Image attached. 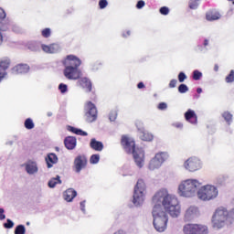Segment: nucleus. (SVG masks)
<instances>
[{"label": "nucleus", "instance_id": "obj_1", "mask_svg": "<svg viewBox=\"0 0 234 234\" xmlns=\"http://www.w3.org/2000/svg\"><path fill=\"white\" fill-rule=\"evenodd\" d=\"M154 206H160L173 218L180 217V203L176 196L170 195L166 189L159 190L153 197Z\"/></svg>", "mask_w": 234, "mask_h": 234}, {"label": "nucleus", "instance_id": "obj_2", "mask_svg": "<svg viewBox=\"0 0 234 234\" xmlns=\"http://www.w3.org/2000/svg\"><path fill=\"white\" fill-rule=\"evenodd\" d=\"M122 144L123 145L126 153L133 154V160L137 167H144V164L145 162V153L144 152V149L136 148L134 141L127 136H122Z\"/></svg>", "mask_w": 234, "mask_h": 234}, {"label": "nucleus", "instance_id": "obj_3", "mask_svg": "<svg viewBox=\"0 0 234 234\" xmlns=\"http://www.w3.org/2000/svg\"><path fill=\"white\" fill-rule=\"evenodd\" d=\"M152 217L154 229L159 233H164L167 229V222H169L167 212L160 205H155L152 210Z\"/></svg>", "mask_w": 234, "mask_h": 234}, {"label": "nucleus", "instance_id": "obj_4", "mask_svg": "<svg viewBox=\"0 0 234 234\" xmlns=\"http://www.w3.org/2000/svg\"><path fill=\"white\" fill-rule=\"evenodd\" d=\"M200 187V182L196 179H186L180 183L178 186V195L179 197H184L185 198H193L198 195V188Z\"/></svg>", "mask_w": 234, "mask_h": 234}, {"label": "nucleus", "instance_id": "obj_5", "mask_svg": "<svg viewBox=\"0 0 234 234\" xmlns=\"http://www.w3.org/2000/svg\"><path fill=\"white\" fill-rule=\"evenodd\" d=\"M226 222H229V211L224 207H219L212 216V226L216 229H221L226 226Z\"/></svg>", "mask_w": 234, "mask_h": 234}, {"label": "nucleus", "instance_id": "obj_6", "mask_svg": "<svg viewBox=\"0 0 234 234\" xmlns=\"http://www.w3.org/2000/svg\"><path fill=\"white\" fill-rule=\"evenodd\" d=\"M217 197H218V189L212 185L204 186L197 191V198L204 202L215 200Z\"/></svg>", "mask_w": 234, "mask_h": 234}, {"label": "nucleus", "instance_id": "obj_7", "mask_svg": "<svg viewBox=\"0 0 234 234\" xmlns=\"http://www.w3.org/2000/svg\"><path fill=\"white\" fill-rule=\"evenodd\" d=\"M145 198V183L139 179L134 186L133 202L136 207L144 204Z\"/></svg>", "mask_w": 234, "mask_h": 234}, {"label": "nucleus", "instance_id": "obj_8", "mask_svg": "<svg viewBox=\"0 0 234 234\" xmlns=\"http://www.w3.org/2000/svg\"><path fill=\"white\" fill-rule=\"evenodd\" d=\"M167 158H169V154H167V152H160L156 154L155 156L150 161L148 169H150V171L160 169V167H162V164H164Z\"/></svg>", "mask_w": 234, "mask_h": 234}, {"label": "nucleus", "instance_id": "obj_9", "mask_svg": "<svg viewBox=\"0 0 234 234\" xmlns=\"http://www.w3.org/2000/svg\"><path fill=\"white\" fill-rule=\"evenodd\" d=\"M85 118L88 123H92V122H96L98 118V110L96 109V105L91 101H89L85 106Z\"/></svg>", "mask_w": 234, "mask_h": 234}, {"label": "nucleus", "instance_id": "obj_10", "mask_svg": "<svg viewBox=\"0 0 234 234\" xmlns=\"http://www.w3.org/2000/svg\"><path fill=\"white\" fill-rule=\"evenodd\" d=\"M184 165L186 171L195 173V171H198V169L202 168V162H200V159L197 157H190L185 162Z\"/></svg>", "mask_w": 234, "mask_h": 234}, {"label": "nucleus", "instance_id": "obj_11", "mask_svg": "<svg viewBox=\"0 0 234 234\" xmlns=\"http://www.w3.org/2000/svg\"><path fill=\"white\" fill-rule=\"evenodd\" d=\"M63 74L67 80H80L81 78V70L79 68L74 67H65Z\"/></svg>", "mask_w": 234, "mask_h": 234}, {"label": "nucleus", "instance_id": "obj_12", "mask_svg": "<svg viewBox=\"0 0 234 234\" xmlns=\"http://www.w3.org/2000/svg\"><path fill=\"white\" fill-rule=\"evenodd\" d=\"M200 215V211L197 207L190 206L188 207L184 213V220L185 222H191L195 220V218H198Z\"/></svg>", "mask_w": 234, "mask_h": 234}, {"label": "nucleus", "instance_id": "obj_13", "mask_svg": "<svg viewBox=\"0 0 234 234\" xmlns=\"http://www.w3.org/2000/svg\"><path fill=\"white\" fill-rule=\"evenodd\" d=\"M64 67H73L79 69L81 65V60L74 55H68L64 60H62Z\"/></svg>", "mask_w": 234, "mask_h": 234}, {"label": "nucleus", "instance_id": "obj_14", "mask_svg": "<svg viewBox=\"0 0 234 234\" xmlns=\"http://www.w3.org/2000/svg\"><path fill=\"white\" fill-rule=\"evenodd\" d=\"M87 166V156L84 154L78 155L74 160V169L77 173H81L82 169Z\"/></svg>", "mask_w": 234, "mask_h": 234}, {"label": "nucleus", "instance_id": "obj_15", "mask_svg": "<svg viewBox=\"0 0 234 234\" xmlns=\"http://www.w3.org/2000/svg\"><path fill=\"white\" fill-rule=\"evenodd\" d=\"M25 167L27 175H36L37 174V171H39V168L37 167V163L36 161H27L25 164Z\"/></svg>", "mask_w": 234, "mask_h": 234}, {"label": "nucleus", "instance_id": "obj_16", "mask_svg": "<svg viewBox=\"0 0 234 234\" xmlns=\"http://www.w3.org/2000/svg\"><path fill=\"white\" fill-rule=\"evenodd\" d=\"M78 141L74 136H68L64 139L65 147L68 148L69 151H72L76 149V144Z\"/></svg>", "mask_w": 234, "mask_h": 234}, {"label": "nucleus", "instance_id": "obj_17", "mask_svg": "<svg viewBox=\"0 0 234 234\" xmlns=\"http://www.w3.org/2000/svg\"><path fill=\"white\" fill-rule=\"evenodd\" d=\"M10 67V59L9 58H4L0 60V81L6 76V69Z\"/></svg>", "mask_w": 234, "mask_h": 234}, {"label": "nucleus", "instance_id": "obj_18", "mask_svg": "<svg viewBox=\"0 0 234 234\" xmlns=\"http://www.w3.org/2000/svg\"><path fill=\"white\" fill-rule=\"evenodd\" d=\"M30 70V67L27 64H20L13 69V74H27Z\"/></svg>", "mask_w": 234, "mask_h": 234}, {"label": "nucleus", "instance_id": "obj_19", "mask_svg": "<svg viewBox=\"0 0 234 234\" xmlns=\"http://www.w3.org/2000/svg\"><path fill=\"white\" fill-rule=\"evenodd\" d=\"M77 196L78 192H76V190H74L73 188H69L64 192V199L67 202H72V200H74Z\"/></svg>", "mask_w": 234, "mask_h": 234}, {"label": "nucleus", "instance_id": "obj_20", "mask_svg": "<svg viewBox=\"0 0 234 234\" xmlns=\"http://www.w3.org/2000/svg\"><path fill=\"white\" fill-rule=\"evenodd\" d=\"M79 85L82 87V89H86L87 92H90L92 90V83L89 79L87 78H82L78 81Z\"/></svg>", "mask_w": 234, "mask_h": 234}, {"label": "nucleus", "instance_id": "obj_21", "mask_svg": "<svg viewBox=\"0 0 234 234\" xmlns=\"http://www.w3.org/2000/svg\"><path fill=\"white\" fill-rule=\"evenodd\" d=\"M136 126L138 131H140L141 134H140V138L141 140H143L144 142H151V140H153V134L149 133H145V131L144 130V127H138V122H136Z\"/></svg>", "mask_w": 234, "mask_h": 234}, {"label": "nucleus", "instance_id": "obj_22", "mask_svg": "<svg viewBox=\"0 0 234 234\" xmlns=\"http://www.w3.org/2000/svg\"><path fill=\"white\" fill-rule=\"evenodd\" d=\"M185 118L186 122H189V123L195 124L197 122V113H195V111L193 110H187V112L185 113Z\"/></svg>", "mask_w": 234, "mask_h": 234}, {"label": "nucleus", "instance_id": "obj_23", "mask_svg": "<svg viewBox=\"0 0 234 234\" xmlns=\"http://www.w3.org/2000/svg\"><path fill=\"white\" fill-rule=\"evenodd\" d=\"M184 234H197V224H186L183 227Z\"/></svg>", "mask_w": 234, "mask_h": 234}, {"label": "nucleus", "instance_id": "obj_24", "mask_svg": "<svg viewBox=\"0 0 234 234\" xmlns=\"http://www.w3.org/2000/svg\"><path fill=\"white\" fill-rule=\"evenodd\" d=\"M90 146L94 151L101 152L103 151V143L100 141H96V139H91L90 143Z\"/></svg>", "mask_w": 234, "mask_h": 234}, {"label": "nucleus", "instance_id": "obj_25", "mask_svg": "<svg viewBox=\"0 0 234 234\" xmlns=\"http://www.w3.org/2000/svg\"><path fill=\"white\" fill-rule=\"evenodd\" d=\"M46 162L48 168L50 169L52 167V164H58V155L56 154H49L46 157Z\"/></svg>", "mask_w": 234, "mask_h": 234}, {"label": "nucleus", "instance_id": "obj_26", "mask_svg": "<svg viewBox=\"0 0 234 234\" xmlns=\"http://www.w3.org/2000/svg\"><path fill=\"white\" fill-rule=\"evenodd\" d=\"M209 230L207 229V226L196 224V234H208Z\"/></svg>", "mask_w": 234, "mask_h": 234}, {"label": "nucleus", "instance_id": "obj_27", "mask_svg": "<svg viewBox=\"0 0 234 234\" xmlns=\"http://www.w3.org/2000/svg\"><path fill=\"white\" fill-rule=\"evenodd\" d=\"M206 17L207 21H217L220 17V14L218 12H208Z\"/></svg>", "mask_w": 234, "mask_h": 234}, {"label": "nucleus", "instance_id": "obj_28", "mask_svg": "<svg viewBox=\"0 0 234 234\" xmlns=\"http://www.w3.org/2000/svg\"><path fill=\"white\" fill-rule=\"evenodd\" d=\"M41 45L40 42H32L28 45V49L32 52H39L41 50Z\"/></svg>", "mask_w": 234, "mask_h": 234}, {"label": "nucleus", "instance_id": "obj_29", "mask_svg": "<svg viewBox=\"0 0 234 234\" xmlns=\"http://www.w3.org/2000/svg\"><path fill=\"white\" fill-rule=\"evenodd\" d=\"M69 131H70V133H74V134H78L79 136H89V133H87V132H84L81 129L74 128L72 126H69Z\"/></svg>", "mask_w": 234, "mask_h": 234}, {"label": "nucleus", "instance_id": "obj_30", "mask_svg": "<svg viewBox=\"0 0 234 234\" xmlns=\"http://www.w3.org/2000/svg\"><path fill=\"white\" fill-rule=\"evenodd\" d=\"M58 184H61V177L59 176H57V177L52 178L48 181V187L54 188Z\"/></svg>", "mask_w": 234, "mask_h": 234}, {"label": "nucleus", "instance_id": "obj_31", "mask_svg": "<svg viewBox=\"0 0 234 234\" xmlns=\"http://www.w3.org/2000/svg\"><path fill=\"white\" fill-rule=\"evenodd\" d=\"M222 118H224L228 125H231V122H233V114H231L229 112H224L222 113Z\"/></svg>", "mask_w": 234, "mask_h": 234}, {"label": "nucleus", "instance_id": "obj_32", "mask_svg": "<svg viewBox=\"0 0 234 234\" xmlns=\"http://www.w3.org/2000/svg\"><path fill=\"white\" fill-rule=\"evenodd\" d=\"M24 125H25L26 129H28V130H32L35 127L34 121H32V119H30V118H27L25 121Z\"/></svg>", "mask_w": 234, "mask_h": 234}, {"label": "nucleus", "instance_id": "obj_33", "mask_svg": "<svg viewBox=\"0 0 234 234\" xmlns=\"http://www.w3.org/2000/svg\"><path fill=\"white\" fill-rule=\"evenodd\" d=\"M49 48H50V54H56L59 52V50H61V48L58 44L49 45Z\"/></svg>", "mask_w": 234, "mask_h": 234}, {"label": "nucleus", "instance_id": "obj_34", "mask_svg": "<svg viewBox=\"0 0 234 234\" xmlns=\"http://www.w3.org/2000/svg\"><path fill=\"white\" fill-rule=\"evenodd\" d=\"M27 231V229L24 227V225H18L15 229V234H25Z\"/></svg>", "mask_w": 234, "mask_h": 234}, {"label": "nucleus", "instance_id": "obj_35", "mask_svg": "<svg viewBox=\"0 0 234 234\" xmlns=\"http://www.w3.org/2000/svg\"><path fill=\"white\" fill-rule=\"evenodd\" d=\"M189 91V88L187 87V85L186 84H180L178 86V92H180V94H186V92Z\"/></svg>", "mask_w": 234, "mask_h": 234}, {"label": "nucleus", "instance_id": "obj_36", "mask_svg": "<svg viewBox=\"0 0 234 234\" xmlns=\"http://www.w3.org/2000/svg\"><path fill=\"white\" fill-rule=\"evenodd\" d=\"M192 78L195 80V81H198V80L202 78V72H200L198 69H195L193 71Z\"/></svg>", "mask_w": 234, "mask_h": 234}, {"label": "nucleus", "instance_id": "obj_37", "mask_svg": "<svg viewBox=\"0 0 234 234\" xmlns=\"http://www.w3.org/2000/svg\"><path fill=\"white\" fill-rule=\"evenodd\" d=\"M198 1H200V0H190L189 1V8L191 10H197V8H198Z\"/></svg>", "mask_w": 234, "mask_h": 234}, {"label": "nucleus", "instance_id": "obj_38", "mask_svg": "<svg viewBox=\"0 0 234 234\" xmlns=\"http://www.w3.org/2000/svg\"><path fill=\"white\" fill-rule=\"evenodd\" d=\"M58 90H60L61 94H66V92H69V86L64 83H60L58 85Z\"/></svg>", "mask_w": 234, "mask_h": 234}, {"label": "nucleus", "instance_id": "obj_39", "mask_svg": "<svg viewBox=\"0 0 234 234\" xmlns=\"http://www.w3.org/2000/svg\"><path fill=\"white\" fill-rule=\"evenodd\" d=\"M226 83H233L234 81V70H230V73L225 79Z\"/></svg>", "mask_w": 234, "mask_h": 234}, {"label": "nucleus", "instance_id": "obj_40", "mask_svg": "<svg viewBox=\"0 0 234 234\" xmlns=\"http://www.w3.org/2000/svg\"><path fill=\"white\" fill-rule=\"evenodd\" d=\"M117 117H118V111L113 110L110 112L109 120L110 122H114Z\"/></svg>", "mask_w": 234, "mask_h": 234}, {"label": "nucleus", "instance_id": "obj_41", "mask_svg": "<svg viewBox=\"0 0 234 234\" xmlns=\"http://www.w3.org/2000/svg\"><path fill=\"white\" fill-rule=\"evenodd\" d=\"M90 164H98V162H100V154H92L90 158Z\"/></svg>", "mask_w": 234, "mask_h": 234}, {"label": "nucleus", "instance_id": "obj_42", "mask_svg": "<svg viewBox=\"0 0 234 234\" xmlns=\"http://www.w3.org/2000/svg\"><path fill=\"white\" fill-rule=\"evenodd\" d=\"M186 80H187V75H186V73L181 71L178 74V81H179V83H184V81H186Z\"/></svg>", "mask_w": 234, "mask_h": 234}, {"label": "nucleus", "instance_id": "obj_43", "mask_svg": "<svg viewBox=\"0 0 234 234\" xmlns=\"http://www.w3.org/2000/svg\"><path fill=\"white\" fill-rule=\"evenodd\" d=\"M4 228H5V229H12V228H14V221L7 219L6 222L4 223Z\"/></svg>", "mask_w": 234, "mask_h": 234}, {"label": "nucleus", "instance_id": "obj_44", "mask_svg": "<svg viewBox=\"0 0 234 234\" xmlns=\"http://www.w3.org/2000/svg\"><path fill=\"white\" fill-rule=\"evenodd\" d=\"M224 182H226V176H219L216 179V184H218V186H222V184H224Z\"/></svg>", "mask_w": 234, "mask_h": 234}, {"label": "nucleus", "instance_id": "obj_45", "mask_svg": "<svg viewBox=\"0 0 234 234\" xmlns=\"http://www.w3.org/2000/svg\"><path fill=\"white\" fill-rule=\"evenodd\" d=\"M159 12L162 14V16H167L169 14V7L163 6L159 9Z\"/></svg>", "mask_w": 234, "mask_h": 234}, {"label": "nucleus", "instance_id": "obj_46", "mask_svg": "<svg viewBox=\"0 0 234 234\" xmlns=\"http://www.w3.org/2000/svg\"><path fill=\"white\" fill-rule=\"evenodd\" d=\"M107 5H109V2H107V0L99 1V6L101 10H103V8H107Z\"/></svg>", "mask_w": 234, "mask_h": 234}, {"label": "nucleus", "instance_id": "obj_47", "mask_svg": "<svg viewBox=\"0 0 234 234\" xmlns=\"http://www.w3.org/2000/svg\"><path fill=\"white\" fill-rule=\"evenodd\" d=\"M40 48H42L43 52H46V54H50V46L41 44Z\"/></svg>", "mask_w": 234, "mask_h": 234}, {"label": "nucleus", "instance_id": "obj_48", "mask_svg": "<svg viewBox=\"0 0 234 234\" xmlns=\"http://www.w3.org/2000/svg\"><path fill=\"white\" fill-rule=\"evenodd\" d=\"M43 37H50V28H45L42 30Z\"/></svg>", "mask_w": 234, "mask_h": 234}, {"label": "nucleus", "instance_id": "obj_49", "mask_svg": "<svg viewBox=\"0 0 234 234\" xmlns=\"http://www.w3.org/2000/svg\"><path fill=\"white\" fill-rule=\"evenodd\" d=\"M144 6H145V2L144 0H139L136 4V8H138V10H142Z\"/></svg>", "mask_w": 234, "mask_h": 234}, {"label": "nucleus", "instance_id": "obj_50", "mask_svg": "<svg viewBox=\"0 0 234 234\" xmlns=\"http://www.w3.org/2000/svg\"><path fill=\"white\" fill-rule=\"evenodd\" d=\"M157 108L159 109V111H165L167 109V103L160 102Z\"/></svg>", "mask_w": 234, "mask_h": 234}, {"label": "nucleus", "instance_id": "obj_51", "mask_svg": "<svg viewBox=\"0 0 234 234\" xmlns=\"http://www.w3.org/2000/svg\"><path fill=\"white\" fill-rule=\"evenodd\" d=\"M231 220H234V208H232V209L229 212V222H231Z\"/></svg>", "mask_w": 234, "mask_h": 234}, {"label": "nucleus", "instance_id": "obj_52", "mask_svg": "<svg viewBox=\"0 0 234 234\" xmlns=\"http://www.w3.org/2000/svg\"><path fill=\"white\" fill-rule=\"evenodd\" d=\"M6 17V13H5V10L0 7V21H3Z\"/></svg>", "mask_w": 234, "mask_h": 234}, {"label": "nucleus", "instance_id": "obj_53", "mask_svg": "<svg viewBox=\"0 0 234 234\" xmlns=\"http://www.w3.org/2000/svg\"><path fill=\"white\" fill-rule=\"evenodd\" d=\"M176 83H177V80L173 79L172 80H170V83H169V87L170 89H175V87H176Z\"/></svg>", "mask_w": 234, "mask_h": 234}, {"label": "nucleus", "instance_id": "obj_54", "mask_svg": "<svg viewBox=\"0 0 234 234\" xmlns=\"http://www.w3.org/2000/svg\"><path fill=\"white\" fill-rule=\"evenodd\" d=\"M5 208H0V220H5L6 218V216L4 215Z\"/></svg>", "mask_w": 234, "mask_h": 234}, {"label": "nucleus", "instance_id": "obj_55", "mask_svg": "<svg viewBox=\"0 0 234 234\" xmlns=\"http://www.w3.org/2000/svg\"><path fill=\"white\" fill-rule=\"evenodd\" d=\"M80 211L85 213V200L80 202Z\"/></svg>", "mask_w": 234, "mask_h": 234}, {"label": "nucleus", "instance_id": "obj_56", "mask_svg": "<svg viewBox=\"0 0 234 234\" xmlns=\"http://www.w3.org/2000/svg\"><path fill=\"white\" fill-rule=\"evenodd\" d=\"M2 30H6V27H0V45H3V33H1Z\"/></svg>", "mask_w": 234, "mask_h": 234}, {"label": "nucleus", "instance_id": "obj_57", "mask_svg": "<svg viewBox=\"0 0 234 234\" xmlns=\"http://www.w3.org/2000/svg\"><path fill=\"white\" fill-rule=\"evenodd\" d=\"M174 127H176V129H182L184 125L181 122H176L174 123Z\"/></svg>", "mask_w": 234, "mask_h": 234}, {"label": "nucleus", "instance_id": "obj_58", "mask_svg": "<svg viewBox=\"0 0 234 234\" xmlns=\"http://www.w3.org/2000/svg\"><path fill=\"white\" fill-rule=\"evenodd\" d=\"M137 88H138V89H144V88H145V84H144V82H139V83L137 84Z\"/></svg>", "mask_w": 234, "mask_h": 234}, {"label": "nucleus", "instance_id": "obj_59", "mask_svg": "<svg viewBox=\"0 0 234 234\" xmlns=\"http://www.w3.org/2000/svg\"><path fill=\"white\" fill-rule=\"evenodd\" d=\"M113 234H127L124 230H117L116 232H114Z\"/></svg>", "mask_w": 234, "mask_h": 234}, {"label": "nucleus", "instance_id": "obj_60", "mask_svg": "<svg viewBox=\"0 0 234 234\" xmlns=\"http://www.w3.org/2000/svg\"><path fill=\"white\" fill-rule=\"evenodd\" d=\"M207 45H209V40L205 39L204 40V47H207Z\"/></svg>", "mask_w": 234, "mask_h": 234}, {"label": "nucleus", "instance_id": "obj_61", "mask_svg": "<svg viewBox=\"0 0 234 234\" xmlns=\"http://www.w3.org/2000/svg\"><path fill=\"white\" fill-rule=\"evenodd\" d=\"M197 94H202V88H197Z\"/></svg>", "mask_w": 234, "mask_h": 234}, {"label": "nucleus", "instance_id": "obj_62", "mask_svg": "<svg viewBox=\"0 0 234 234\" xmlns=\"http://www.w3.org/2000/svg\"><path fill=\"white\" fill-rule=\"evenodd\" d=\"M214 70H215V72H218V65L216 64L214 66Z\"/></svg>", "mask_w": 234, "mask_h": 234}, {"label": "nucleus", "instance_id": "obj_63", "mask_svg": "<svg viewBox=\"0 0 234 234\" xmlns=\"http://www.w3.org/2000/svg\"><path fill=\"white\" fill-rule=\"evenodd\" d=\"M6 145H14V141H8V142L6 143Z\"/></svg>", "mask_w": 234, "mask_h": 234}, {"label": "nucleus", "instance_id": "obj_64", "mask_svg": "<svg viewBox=\"0 0 234 234\" xmlns=\"http://www.w3.org/2000/svg\"><path fill=\"white\" fill-rule=\"evenodd\" d=\"M47 115H48V117H50V116H52V112H48L47 113Z\"/></svg>", "mask_w": 234, "mask_h": 234}]
</instances>
